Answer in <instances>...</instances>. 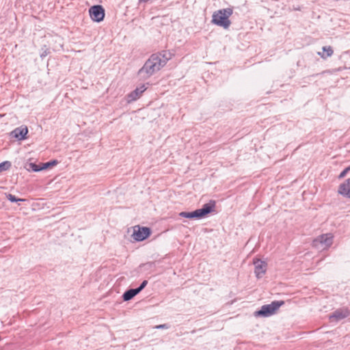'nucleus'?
<instances>
[{"label":"nucleus","mask_w":350,"mask_h":350,"mask_svg":"<svg viewBox=\"0 0 350 350\" xmlns=\"http://www.w3.org/2000/svg\"><path fill=\"white\" fill-rule=\"evenodd\" d=\"M171 59V53L166 51L154 53L146 61L139 70L137 75L144 79H148L156 72L160 70Z\"/></svg>","instance_id":"f257e3e1"},{"label":"nucleus","mask_w":350,"mask_h":350,"mask_svg":"<svg viewBox=\"0 0 350 350\" xmlns=\"http://www.w3.org/2000/svg\"><path fill=\"white\" fill-rule=\"evenodd\" d=\"M215 208V201L210 200L209 202L204 204L201 208L196 209L192 212L183 211L179 213V216L187 219H200L205 217L207 215L214 211Z\"/></svg>","instance_id":"f03ea898"},{"label":"nucleus","mask_w":350,"mask_h":350,"mask_svg":"<svg viewBox=\"0 0 350 350\" xmlns=\"http://www.w3.org/2000/svg\"><path fill=\"white\" fill-rule=\"evenodd\" d=\"M233 10L230 8L221 9L215 12L212 16V23L227 29L231 22L229 17L232 14Z\"/></svg>","instance_id":"7ed1b4c3"},{"label":"nucleus","mask_w":350,"mask_h":350,"mask_svg":"<svg viewBox=\"0 0 350 350\" xmlns=\"http://www.w3.org/2000/svg\"><path fill=\"white\" fill-rule=\"evenodd\" d=\"M284 304V301H273L269 304L263 305L260 310L254 313L256 317H268L274 314L280 306Z\"/></svg>","instance_id":"20e7f679"},{"label":"nucleus","mask_w":350,"mask_h":350,"mask_svg":"<svg viewBox=\"0 0 350 350\" xmlns=\"http://www.w3.org/2000/svg\"><path fill=\"white\" fill-rule=\"evenodd\" d=\"M334 242V235L332 233L323 234L314 239L312 243L313 247L317 249L327 250L329 248Z\"/></svg>","instance_id":"39448f33"},{"label":"nucleus","mask_w":350,"mask_h":350,"mask_svg":"<svg viewBox=\"0 0 350 350\" xmlns=\"http://www.w3.org/2000/svg\"><path fill=\"white\" fill-rule=\"evenodd\" d=\"M90 17L93 21L100 23L105 18V10L100 5L92 6L89 10Z\"/></svg>","instance_id":"423d86ee"},{"label":"nucleus","mask_w":350,"mask_h":350,"mask_svg":"<svg viewBox=\"0 0 350 350\" xmlns=\"http://www.w3.org/2000/svg\"><path fill=\"white\" fill-rule=\"evenodd\" d=\"M151 234V230L148 227H138V229L134 230L132 234L133 239L136 241H142L147 239Z\"/></svg>","instance_id":"0eeeda50"},{"label":"nucleus","mask_w":350,"mask_h":350,"mask_svg":"<svg viewBox=\"0 0 350 350\" xmlns=\"http://www.w3.org/2000/svg\"><path fill=\"white\" fill-rule=\"evenodd\" d=\"M350 315V310L348 308H339L336 310L332 314L329 316V319L331 321H339L342 320Z\"/></svg>","instance_id":"6e6552de"},{"label":"nucleus","mask_w":350,"mask_h":350,"mask_svg":"<svg viewBox=\"0 0 350 350\" xmlns=\"http://www.w3.org/2000/svg\"><path fill=\"white\" fill-rule=\"evenodd\" d=\"M27 133L28 129L27 126H20L14 129L10 133V136L12 137L17 139L18 140H23L27 138Z\"/></svg>","instance_id":"1a4fd4ad"},{"label":"nucleus","mask_w":350,"mask_h":350,"mask_svg":"<svg viewBox=\"0 0 350 350\" xmlns=\"http://www.w3.org/2000/svg\"><path fill=\"white\" fill-rule=\"evenodd\" d=\"M255 265V274L258 278H261L266 272L267 263L260 259H254Z\"/></svg>","instance_id":"9d476101"},{"label":"nucleus","mask_w":350,"mask_h":350,"mask_svg":"<svg viewBox=\"0 0 350 350\" xmlns=\"http://www.w3.org/2000/svg\"><path fill=\"white\" fill-rule=\"evenodd\" d=\"M146 90V87L145 84H143L140 87L136 88L133 91H132L127 95L128 102L131 103L137 100Z\"/></svg>","instance_id":"9b49d317"},{"label":"nucleus","mask_w":350,"mask_h":350,"mask_svg":"<svg viewBox=\"0 0 350 350\" xmlns=\"http://www.w3.org/2000/svg\"><path fill=\"white\" fill-rule=\"evenodd\" d=\"M338 193L345 197L350 198V178L347 179L343 183L340 185Z\"/></svg>","instance_id":"f8f14e48"},{"label":"nucleus","mask_w":350,"mask_h":350,"mask_svg":"<svg viewBox=\"0 0 350 350\" xmlns=\"http://www.w3.org/2000/svg\"><path fill=\"white\" fill-rule=\"evenodd\" d=\"M138 293H139L137 292V290H136L135 288H130L123 293L122 299L124 301H129L132 299Z\"/></svg>","instance_id":"ddd939ff"},{"label":"nucleus","mask_w":350,"mask_h":350,"mask_svg":"<svg viewBox=\"0 0 350 350\" xmlns=\"http://www.w3.org/2000/svg\"><path fill=\"white\" fill-rule=\"evenodd\" d=\"M334 53V50L330 46H325L323 47V52H319L318 55L321 56V58L325 59L329 57H331Z\"/></svg>","instance_id":"4468645a"},{"label":"nucleus","mask_w":350,"mask_h":350,"mask_svg":"<svg viewBox=\"0 0 350 350\" xmlns=\"http://www.w3.org/2000/svg\"><path fill=\"white\" fill-rule=\"evenodd\" d=\"M12 166V163L9 161H5L0 163V172L8 170Z\"/></svg>","instance_id":"2eb2a0df"},{"label":"nucleus","mask_w":350,"mask_h":350,"mask_svg":"<svg viewBox=\"0 0 350 350\" xmlns=\"http://www.w3.org/2000/svg\"><path fill=\"white\" fill-rule=\"evenodd\" d=\"M57 163H58V161L57 160H51L50 161L43 163H42V170L48 169L49 167H51L54 165H56Z\"/></svg>","instance_id":"dca6fc26"},{"label":"nucleus","mask_w":350,"mask_h":350,"mask_svg":"<svg viewBox=\"0 0 350 350\" xmlns=\"http://www.w3.org/2000/svg\"><path fill=\"white\" fill-rule=\"evenodd\" d=\"M6 198L11 202H23L25 200V199L18 198L14 195H12L11 193L6 194Z\"/></svg>","instance_id":"f3484780"},{"label":"nucleus","mask_w":350,"mask_h":350,"mask_svg":"<svg viewBox=\"0 0 350 350\" xmlns=\"http://www.w3.org/2000/svg\"><path fill=\"white\" fill-rule=\"evenodd\" d=\"M28 165H29L28 170H31L33 172H40V171L42 170V166L40 167L39 165H38L37 164H36L34 163H29Z\"/></svg>","instance_id":"a211bd4d"},{"label":"nucleus","mask_w":350,"mask_h":350,"mask_svg":"<svg viewBox=\"0 0 350 350\" xmlns=\"http://www.w3.org/2000/svg\"><path fill=\"white\" fill-rule=\"evenodd\" d=\"M147 284H148V281L144 280L141 283V284L135 289L137 290V292L139 293L146 286Z\"/></svg>","instance_id":"6ab92c4d"},{"label":"nucleus","mask_w":350,"mask_h":350,"mask_svg":"<svg viewBox=\"0 0 350 350\" xmlns=\"http://www.w3.org/2000/svg\"><path fill=\"white\" fill-rule=\"evenodd\" d=\"M350 170V166L347 167V168H345L343 171L341 172V173L340 174V175L338 176V178H344L347 173Z\"/></svg>","instance_id":"aec40b11"},{"label":"nucleus","mask_w":350,"mask_h":350,"mask_svg":"<svg viewBox=\"0 0 350 350\" xmlns=\"http://www.w3.org/2000/svg\"><path fill=\"white\" fill-rule=\"evenodd\" d=\"M155 328L156 329H168V328H170V325L167 323H165V324L157 325L155 327Z\"/></svg>","instance_id":"412c9836"},{"label":"nucleus","mask_w":350,"mask_h":350,"mask_svg":"<svg viewBox=\"0 0 350 350\" xmlns=\"http://www.w3.org/2000/svg\"><path fill=\"white\" fill-rule=\"evenodd\" d=\"M46 55H47V52H46V51H45L43 53H42V54L40 55V57H41V58H43V57H44L45 56H46Z\"/></svg>","instance_id":"4be33fe9"},{"label":"nucleus","mask_w":350,"mask_h":350,"mask_svg":"<svg viewBox=\"0 0 350 350\" xmlns=\"http://www.w3.org/2000/svg\"><path fill=\"white\" fill-rule=\"evenodd\" d=\"M140 2H147L149 0H139Z\"/></svg>","instance_id":"5701e85b"}]
</instances>
